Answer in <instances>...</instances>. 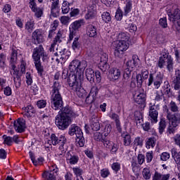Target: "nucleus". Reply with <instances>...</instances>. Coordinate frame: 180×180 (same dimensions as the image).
Returning <instances> with one entry per match:
<instances>
[{"label": "nucleus", "instance_id": "8", "mask_svg": "<svg viewBox=\"0 0 180 180\" xmlns=\"http://www.w3.org/2000/svg\"><path fill=\"white\" fill-rule=\"evenodd\" d=\"M55 123L60 130H66L71 124V119L59 114L55 118Z\"/></svg>", "mask_w": 180, "mask_h": 180}, {"label": "nucleus", "instance_id": "44", "mask_svg": "<svg viewBox=\"0 0 180 180\" xmlns=\"http://www.w3.org/2000/svg\"><path fill=\"white\" fill-rule=\"evenodd\" d=\"M143 137L137 136L134 139L132 145L134 147H143Z\"/></svg>", "mask_w": 180, "mask_h": 180}, {"label": "nucleus", "instance_id": "22", "mask_svg": "<svg viewBox=\"0 0 180 180\" xmlns=\"http://www.w3.org/2000/svg\"><path fill=\"white\" fill-rule=\"evenodd\" d=\"M149 119L151 123H157L158 122V111L155 110V106H151L149 110Z\"/></svg>", "mask_w": 180, "mask_h": 180}, {"label": "nucleus", "instance_id": "9", "mask_svg": "<svg viewBox=\"0 0 180 180\" xmlns=\"http://www.w3.org/2000/svg\"><path fill=\"white\" fill-rule=\"evenodd\" d=\"M162 79H164V75L158 72L156 75L150 73L148 77V86H151L153 84L156 89H158L162 84Z\"/></svg>", "mask_w": 180, "mask_h": 180}, {"label": "nucleus", "instance_id": "31", "mask_svg": "<svg viewBox=\"0 0 180 180\" xmlns=\"http://www.w3.org/2000/svg\"><path fill=\"white\" fill-rule=\"evenodd\" d=\"M34 64L35 65V68L38 72L39 77H43V72H44V68L41 65V62L40 60H34Z\"/></svg>", "mask_w": 180, "mask_h": 180}, {"label": "nucleus", "instance_id": "37", "mask_svg": "<svg viewBox=\"0 0 180 180\" xmlns=\"http://www.w3.org/2000/svg\"><path fill=\"white\" fill-rule=\"evenodd\" d=\"M176 127H178V124L175 122H170L167 131V136H169V134H174L176 130Z\"/></svg>", "mask_w": 180, "mask_h": 180}, {"label": "nucleus", "instance_id": "20", "mask_svg": "<svg viewBox=\"0 0 180 180\" xmlns=\"http://www.w3.org/2000/svg\"><path fill=\"white\" fill-rule=\"evenodd\" d=\"M86 35L89 37H91L93 39H96L98 37V28L92 24H89L86 26Z\"/></svg>", "mask_w": 180, "mask_h": 180}, {"label": "nucleus", "instance_id": "27", "mask_svg": "<svg viewBox=\"0 0 180 180\" xmlns=\"http://www.w3.org/2000/svg\"><path fill=\"white\" fill-rule=\"evenodd\" d=\"M121 72L120 70L117 68H111L109 72V77L112 79L113 81H116L118 78L120 77Z\"/></svg>", "mask_w": 180, "mask_h": 180}, {"label": "nucleus", "instance_id": "33", "mask_svg": "<svg viewBox=\"0 0 180 180\" xmlns=\"http://www.w3.org/2000/svg\"><path fill=\"white\" fill-rule=\"evenodd\" d=\"M51 13L53 18H56V11H57V8H58V5H60V0H51Z\"/></svg>", "mask_w": 180, "mask_h": 180}, {"label": "nucleus", "instance_id": "35", "mask_svg": "<svg viewBox=\"0 0 180 180\" xmlns=\"http://www.w3.org/2000/svg\"><path fill=\"white\" fill-rule=\"evenodd\" d=\"M131 77V70L130 68H126L123 73V82L124 84H127L130 81V77Z\"/></svg>", "mask_w": 180, "mask_h": 180}, {"label": "nucleus", "instance_id": "5", "mask_svg": "<svg viewBox=\"0 0 180 180\" xmlns=\"http://www.w3.org/2000/svg\"><path fill=\"white\" fill-rule=\"evenodd\" d=\"M68 134H70V136H76V143L77 146L84 147V146H85L84 133H82V130L79 127L72 125L69 129Z\"/></svg>", "mask_w": 180, "mask_h": 180}, {"label": "nucleus", "instance_id": "51", "mask_svg": "<svg viewBox=\"0 0 180 180\" xmlns=\"http://www.w3.org/2000/svg\"><path fill=\"white\" fill-rule=\"evenodd\" d=\"M10 65L11 68V73L13 75V78L20 77V75H19V70L16 69V65H15V64H12Z\"/></svg>", "mask_w": 180, "mask_h": 180}, {"label": "nucleus", "instance_id": "30", "mask_svg": "<svg viewBox=\"0 0 180 180\" xmlns=\"http://www.w3.org/2000/svg\"><path fill=\"white\" fill-rule=\"evenodd\" d=\"M60 115L62 116H65L66 117H69L70 119H71V117H72V116H74V115L75 114L74 113V111H72V109L70 107L66 106L61 110Z\"/></svg>", "mask_w": 180, "mask_h": 180}, {"label": "nucleus", "instance_id": "56", "mask_svg": "<svg viewBox=\"0 0 180 180\" xmlns=\"http://www.w3.org/2000/svg\"><path fill=\"white\" fill-rule=\"evenodd\" d=\"M37 106L39 109H43L47 106V101L46 100H39L37 102Z\"/></svg>", "mask_w": 180, "mask_h": 180}, {"label": "nucleus", "instance_id": "38", "mask_svg": "<svg viewBox=\"0 0 180 180\" xmlns=\"http://www.w3.org/2000/svg\"><path fill=\"white\" fill-rule=\"evenodd\" d=\"M110 117L111 119H112V120H115L116 123V127L118 131H122V126L120 125V120H119V115L116 113H112L110 115Z\"/></svg>", "mask_w": 180, "mask_h": 180}, {"label": "nucleus", "instance_id": "34", "mask_svg": "<svg viewBox=\"0 0 180 180\" xmlns=\"http://www.w3.org/2000/svg\"><path fill=\"white\" fill-rule=\"evenodd\" d=\"M124 15H127L131 12V8H133V1L126 0L124 1Z\"/></svg>", "mask_w": 180, "mask_h": 180}, {"label": "nucleus", "instance_id": "17", "mask_svg": "<svg viewBox=\"0 0 180 180\" xmlns=\"http://www.w3.org/2000/svg\"><path fill=\"white\" fill-rule=\"evenodd\" d=\"M96 8V4H89L87 13L84 15V19H86V20H92V19H95L96 18V11L95 10Z\"/></svg>", "mask_w": 180, "mask_h": 180}, {"label": "nucleus", "instance_id": "7", "mask_svg": "<svg viewBox=\"0 0 180 180\" xmlns=\"http://www.w3.org/2000/svg\"><path fill=\"white\" fill-rule=\"evenodd\" d=\"M169 20L172 22L176 30L180 29V11L176 8H173L172 10H167Z\"/></svg>", "mask_w": 180, "mask_h": 180}, {"label": "nucleus", "instance_id": "50", "mask_svg": "<svg viewBox=\"0 0 180 180\" xmlns=\"http://www.w3.org/2000/svg\"><path fill=\"white\" fill-rule=\"evenodd\" d=\"M142 175L144 179L148 180L151 178V172L150 171V167H145L143 169Z\"/></svg>", "mask_w": 180, "mask_h": 180}, {"label": "nucleus", "instance_id": "39", "mask_svg": "<svg viewBox=\"0 0 180 180\" xmlns=\"http://www.w3.org/2000/svg\"><path fill=\"white\" fill-rule=\"evenodd\" d=\"M172 157L174 158L176 164L180 165V152H178L176 149H172Z\"/></svg>", "mask_w": 180, "mask_h": 180}, {"label": "nucleus", "instance_id": "23", "mask_svg": "<svg viewBox=\"0 0 180 180\" xmlns=\"http://www.w3.org/2000/svg\"><path fill=\"white\" fill-rule=\"evenodd\" d=\"M170 177V174H163L162 173H160V172L155 171L152 180H169Z\"/></svg>", "mask_w": 180, "mask_h": 180}, {"label": "nucleus", "instance_id": "52", "mask_svg": "<svg viewBox=\"0 0 180 180\" xmlns=\"http://www.w3.org/2000/svg\"><path fill=\"white\" fill-rule=\"evenodd\" d=\"M167 127V122L164 120H160L159 122V133L160 134H162L164 133V130H165V128Z\"/></svg>", "mask_w": 180, "mask_h": 180}, {"label": "nucleus", "instance_id": "61", "mask_svg": "<svg viewBox=\"0 0 180 180\" xmlns=\"http://www.w3.org/2000/svg\"><path fill=\"white\" fill-rule=\"evenodd\" d=\"M94 140H96V141H103V139L105 138H103V136H102V134H101L100 132H95L94 134Z\"/></svg>", "mask_w": 180, "mask_h": 180}, {"label": "nucleus", "instance_id": "48", "mask_svg": "<svg viewBox=\"0 0 180 180\" xmlns=\"http://www.w3.org/2000/svg\"><path fill=\"white\" fill-rule=\"evenodd\" d=\"M118 41H129L130 37L128 33L121 32L117 36Z\"/></svg>", "mask_w": 180, "mask_h": 180}, {"label": "nucleus", "instance_id": "16", "mask_svg": "<svg viewBox=\"0 0 180 180\" xmlns=\"http://www.w3.org/2000/svg\"><path fill=\"white\" fill-rule=\"evenodd\" d=\"M32 41L34 44H40L44 41V37L41 30H35L32 33Z\"/></svg>", "mask_w": 180, "mask_h": 180}, {"label": "nucleus", "instance_id": "2", "mask_svg": "<svg viewBox=\"0 0 180 180\" xmlns=\"http://www.w3.org/2000/svg\"><path fill=\"white\" fill-rule=\"evenodd\" d=\"M60 79V73H56L54 75L53 84L51 91V106L54 110H58L63 108V96L60 90L61 89V84L58 82Z\"/></svg>", "mask_w": 180, "mask_h": 180}, {"label": "nucleus", "instance_id": "36", "mask_svg": "<svg viewBox=\"0 0 180 180\" xmlns=\"http://www.w3.org/2000/svg\"><path fill=\"white\" fill-rule=\"evenodd\" d=\"M134 119L137 126H143V115L141 112L136 111L134 113Z\"/></svg>", "mask_w": 180, "mask_h": 180}, {"label": "nucleus", "instance_id": "40", "mask_svg": "<svg viewBox=\"0 0 180 180\" xmlns=\"http://www.w3.org/2000/svg\"><path fill=\"white\" fill-rule=\"evenodd\" d=\"M124 141V146L129 147L131 144V136L129 134H123L122 135Z\"/></svg>", "mask_w": 180, "mask_h": 180}, {"label": "nucleus", "instance_id": "21", "mask_svg": "<svg viewBox=\"0 0 180 180\" xmlns=\"http://www.w3.org/2000/svg\"><path fill=\"white\" fill-rule=\"evenodd\" d=\"M22 110H24L23 115L26 117H33L34 114L37 112L36 108L32 105H28L26 107L22 108Z\"/></svg>", "mask_w": 180, "mask_h": 180}, {"label": "nucleus", "instance_id": "41", "mask_svg": "<svg viewBox=\"0 0 180 180\" xmlns=\"http://www.w3.org/2000/svg\"><path fill=\"white\" fill-rule=\"evenodd\" d=\"M156 141L157 139H155L154 137H150L148 139L146 143V148H154V147H155Z\"/></svg>", "mask_w": 180, "mask_h": 180}, {"label": "nucleus", "instance_id": "46", "mask_svg": "<svg viewBox=\"0 0 180 180\" xmlns=\"http://www.w3.org/2000/svg\"><path fill=\"white\" fill-rule=\"evenodd\" d=\"M169 109L170 112H172L173 113H176L179 112V107L176 105V103L175 101H172L169 104Z\"/></svg>", "mask_w": 180, "mask_h": 180}, {"label": "nucleus", "instance_id": "19", "mask_svg": "<svg viewBox=\"0 0 180 180\" xmlns=\"http://www.w3.org/2000/svg\"><path fill=\"white\" fill-rule=\"evenodd\" d=\"M108 56L106 53H103L101 56L100 63L98 67L101 71L103 72H106L107 70H109V64H108Z\"/></svg>", "mask_w": 180, "mask_h": 180}, {"label": "nucleus", "instance_id": "59", "mask_svg": "<svg viewBox=\"0 0 180 180\" xmlns=\"http://www.w3.org/2000/svg\"><path fill=\"white\" fill-rule=\"evenodd\" d=\"M100 174L102 178H108L110 175V172H109V169L105 168L101 170Z\"/></svg>", "mask_w": 180, "mask_h": 180}, {"label": "nucleus", "instance_id": "45", "mask_svg": "<svg viewBox=\"0 0 180 180\" xmlns=\"http://www.w3.org/2000/svg\"><path fill=\"white\" fill-rule=\"evenodd\" d=\"M79 38L78 37L74 39V41L72 44V49L74 51H78L81 49V44L79 43Z\"/></svg>", "mask_w": 180, "mask_h": 180}, {"label": "nucleus", "instance_id": "14", "mask_svg": "<svg viewBox=\"0 0 180 180\" xmlns=\"http://www.w3.org/2000/svg\"><path fill=\"white\" fill-rule=\"evenodd\" d=\"M70 51L67 49L58 47L56 48V52L54 53L56 57H58L62 61H67V59L70 57Z\"/></svg>", "mask_w": 180, "mask_h": 180}, {"label": "nucleus", "instance_id": "58", "mask_svg": "<svg viewBox=\"0 0 180 180\" xmlns=\"http://www.w3.org/2000/svg\"><path fill=\"white\" fill-rule=\"evenodd\" d=\"M111 168L115 172H119V171H120L121 165L120 162H115L112 164Z\"/></svg>", "mask_w": 180, "mask_h": 180}, {"label": "nucleus", "instance_id": "26", "mask_svg": "<svg viewBox=\"0 0 180 180\" xmlns=\"http://www.w3.org/2000/svg\"><path fill=\"white\" fill-rule=\"evenodd\" d=\"M164 95H166L167 98H172L174 96V93L171 90V85L168 81L165 82V86H163Z\"/></svg>", "mask_w": 180, "mask_h": 180}, {"label": "nucleus", "instance_id": "13", "mask_svg": "<svg viewBox=\"0 0 180 180\" xmlns=\"http://www.w3.org/2000/svg\"><path fill=\"white\" fill-rule=\"evenodd\" d=\"M50 169V171H45L42 174V178L46 180H57L56 178V174L58 172V168H57V165H53L52 168Z\"/></svg>", "mask_w": 180, "mask_h": 180}, {"label": "nucleus", "instance_id": "24", "mask_svg": "<svg viewBox=\"0 0 180 180\" xmlns=\"http://www.w3.org/2000/svg\"><path fill=\"white\" fill-rule=\"evenodd\" d=\"M79 161V158L75 155H71L69 152L67 153V162L70 165H75L78 164Z\"/></svg>", "mask_w": 180, "mask_h": 180}, {"label": "nucleus", "instance_id": "11", "mask_svg": "<svg viewBox=\"0 0 180 180\" xmlns=\"http://www.w3.org/2000/svg\"><path fill=\"white\" fill-rule=\"evenodd\" d=\"M85 22L84 21V19H80L78 20H76L73 22L70 25V35H69V39L70 40H72L74 39V37L76 36L77 32H78L79 29L84 25Z\"/></svg>", "mask_w": 180, "mask_h": 180}, {"label": "nucleus", "instance_id": "15", "mask_svg": "<svg viewBox=\"0 0 180 180\" xmlns=\"http://www.w3.org/2000/svg\"><path fill=\"white\" fill-rule=\"evenodd\" d=\"M165 108L167 119H168V120L170 121V122L176 123V124H178V122H179L180 120L179 112H174V114H172V112L169 111V109H168V107H167V105H165Z\"/></svg>", "mask_w": 180, "mask_h": 180}, {"label": "nucleus", "instance_id": "64", "mask_svg": "<svg viewBox=\"0 0 180 180\" xmlns=\"http://www.w3.org/2000/svg\"><path fill=\"white\" fill-rule=\"evenodd\" d=\"M4 137V143L6 144V146H12V137L6 136L5 135L3 136Z\"/></svg>", "mask_w": 180, "mask_h": 180}, {"label": "nucleus", "instance_id": "10", "mask_svg": "<svg viewBox=\"0 0 180 180\" xmlns=\"http://www.w3.org/2000/svg\"><path fill=\"white\" fill-rule=\"evenodd\" d=\"M32 58L34 60H40L41 58L44 62L49 60V56L47 53L45 52L43 45H39L33 49Z\"/></svg>", "mask_w": 180, "mask_h": 180}, {"label": "nucleus", "instance_id": "32", "mask_svg": "<svg viewBox=\"0 0 180 180\" xmlns=\"http://www.w3.org/2000/svg\"><path fill=\"white\" fill-rule=\"evenodd\" d=\"M139 63H140V60H139V58H136V56H133L132 60H128L126 63L127 68H134V67H137L139 65Z\"/></svg>", "mask_w": 180, "mask_h": 180}, {"label": "nucleus", "instance_id": "12", "mask_svg": "<svg viewBox=\"0 0 180 180\" xmlns=\"http://www.w3.org/2000/svg\"><path fill=\"white\" fill-rule=\"evenodd\" d=\"M172 82L175 91H177L176 101L180 103V71L177 70L175 71V75L172 78Z\"/></svg>", "mask_w": 180, "mask_h": 180}, {"label": "nucleus", "instance_id": "6", "mask_svg": "<svg viewBox=\"0 0 180 180\" xmlns=\"http://www.w3.org/2000/svg\"><path fill=\"white\" fill-rule=\"evenodd\" d=\"M113 46L115 48L114 51V55L115 57H118L119 58H122L123 57V54L127 49H129V41H115L113 42Z\"/></svg>", "mask_w": 180, "mask_h": 180}, {"label": "nucleus", "instance_id": "47", "mask_svg": "<svg viewBox=\"0 0 180 180\" xmlns=\"http://www.w3.org/2000/svg\"><path fill=\"white\" fill-rule=\"evenodd\" d=\"M25 30H27L30 33H32L34 29V21L30 20L25 23Z\"/></svg>", "mask_w": 180, "mask_h": 180}, {"label": "nucleus", "instance_id": "28", "mask_svg": "<svg viewBox=\"0 0 180 180\" xmlns=\"http://www.w3.org/2000/svg\"><path fill=\"white\" fill-rule=\"evenodd\" d=\"M85 75L87 81H89L91 84L95 82V72L92 68H87L85 71Z\"/></svg>", "mask_w": 180, "mask_h": 180}, {"label": "nucleus", "instance_id": "3", "mask_svg": "<svg viewBox=\"0 0 180 180\" xmlns=\"http://www.w3.org/2000/svg\"><path fill=\"white\" fill-rule=\"evenodd\" d=\"M165 65L169 72H174V58L169 55L168 50L162 49L160 51V56L158 62V67H159V68H164V65Z\"/></svg>", "mask_w": 180, "mask_h": 180}, {"label": "nucleus", "instance_id": "57", "mask_svg": "<svg viewBox=\"0 0 180 180\" xmlns=\"http://www.w3.org/2000/svg\"><path fill=\"white\" fill-rule=\"evenodd\" d=\"M162 98H164V92L162 90L156 92V96L155 97V101L157 102H160V101H162Z\"/></svg>", "mask_w": 180, "mask_h": 180}, {"label": "nucleus", "instance_id": "60", "mask_svg": "<svg viewBox=\"0 0 180 180\" xmlns=\"http://www.w3.org/2000/svg\"><path fill=\"white\" fill-rule=\"evenodd\" d=\"M136 84L137 86L139 88H141V86L143 85V82L144 80H143V76H141V74L136 75Z\"/></svg>", "mask_w": 180, "mask_h": 180}, {"label": "nucleus", "instance_id": "25", "mask_svg": "<svg viewBox=\"0 0 180 180\" xmlns=\"http://www.w3.org/2000/svg\"><path fill=\"white\" fill-rule=\"evenodd\" d=\"M91 127L94 131H98V130H101V124H99V120H98L97 116L93 115L91 117Z\"/></svg>", "mask_w": 180, "mask_h": 180}, {"label": "nucleus", "instance_id": "42", "mask_svg": "<svg viewBox=\"0 0 180 180\" xmlns=\"http://www.w3.org/2000/svg\"><path fill=\"white\" fill-rule=\"evenodd\" d=\"M16 61H18V51L16 49H12L10 65H12V64H16Z\"/></svg>", "mask_w": 180, "mask_h": 180}, {"label": "nucleus", "instance_id": "55", "mask_svg": "<svg viewBox=\"0 0 180 180\" xmlns=\"http://www.w3.org/2000/svg\"><path fill=\"white\" fill-rule=\"evenodd\" d=\"M61 39H63V34L61 33V31H58L53 39V44L56 46L57 44H60V43H61Z\"/></svg>", "mask_w": 180, "mask_h": 180}, {"label": "nucleus", "instance_id": "63", "mask_svg": "<svg viewBox=\"0 0 180 180\" xmlns=\"http://www.w3.org/2000/svg\"><path fill=\"white\" fill-rule=\"evenodd\" d=\"M101 143H103L104 146L106 147V148H112V145H113V142L108 140V139L105 138Z\"/></svg>", "mask_w": 180, "mask_h": 180}, {"label": "nucleus", "instance_id": "53", "mask_svg": "<svg viewBox=\"0 0 180 180\" xmlns=\"http://www.w3.org/2000/svg\"><path fill=\"white\" fill-rule=\"evenodd\" d=\"M99 92V89L98 86H94L91 88L90 93H89V96H91L93 99H95L96 96H98V93Z\"/></svg>", "mask_w": 180, "mask_h": 180}, {"label": "nucleus", "instance_id": "1", "mask_svg": "<svg viewBox=\"0 0 180 180\" xmlns=\"http://www.w3.org/2000/svg\"><path fill=\"white\" fill-rule=\"evenodd\" d=\"M86 67L88 63L86 60H73L69 65V71L72 73L68 75V84L72 91L76 92L79 98H84L86 94L82 86L84 81V72Z\"/></svg>", "mask_w": 180, "mask_h": 180}, {"label": "nucleus", "instance_id": "62", "mask_svg": "<svg viewBox=\"0 0 180 180\" xmlns=\"http://www.w3.org/2000/svg\"><path fill=\"white\" fill-rule=\"evenodd\" d=\"M112 131V125L108 124L105 125L103 133H104V136L108 137V135Z\"/></svg>", "mask_w": 180, "mask_h": 180}, {"label": "nucleus", "instance_id": "43", "mask_svg": "<svg viewBox=\"0 0 180 180\" xmlns=\"http://www.w3.org/2000/svg\"><path fill=\"white\" fill-rule=\"evenodd\" d=\"M29 155L34 165H38V164H39L40 162H43V161H44V159L43 158H39L37 160H36L34 158V154L32 151L29 152Z\"/></svg>", "mask_w": 180, "mask_h": 180}, {"label": "nucleus", "instance_id": "4", "mask_svg": "<svg viewBox=\"0 0 180 180\" xmlns=\"http://www.w3.org/2000/svg\"><path fill=\"white\" fill-rule=\"evenodd\" d=\"M50 139L49 141L51 143L53 146H57V144H60L59 150H60V155H63V154H65L67 153V139L65 136L60 135L58 138L56 134H52L50 136Z\"/></svg>", "mask_w": 180, "mask_h": 180}, {"label": "nucleus", "instance_id": "29", "mask_svg": "<svg viewBox=\"0 0 180 180\" xmlns=\"http://www.w3.org/2000/svg\"><path fill=\"white\" fill-rule=\"evenodd\" d=\"M134 99L138 105H143V103H146V94L143 93L134 94Z\"/></svg>", "mask_w": 180, "mask_h": 180}, {"label": "nucleus", "instance_id": "49", "mask_svg": "<svg viewBox=\"0 0 180 180\" xmlns=\"http://www.w3.org/2000/svg\"><path fill=\"white\" fill-rule=\"evenodd\" d=\"M102 20L105 22V23H109V22L112 21V16L110 15V13L105 11L103 12L101 15Z\"/></svg>", "mask_w": 180, "mask_h": 180}, {"label": "nucleus", "instance_id": "18", "mask_svg": "<svg viewBox=\"0 0 180 180\" xmlns=\"http://www.w3.org/2000/svg\"><path fill=\"white\" fill-rule=\"evenodd\" d=\"M14 129L17 133H23L26 129V121L24 119L18 118L17 121H14Z\"/></svg>", "mask_w": 180, "mask_h": 180}, {"label": "nucleus", "instance_id": "54", "mask_svg": "<svg viewBox=\"0 0 180 180\" xmlns=\"http://www.w3.org/2000/svg\"><path fill=\"white\" fill-rule=\"evenodd\" d=\"M44 9L41 8H35L32 10V12L34 13V16L37 17V19L41 18L43 16Z\"/></svg>", "mask_w": 180, "mask_h": 180}]
</instances>
